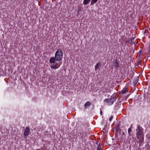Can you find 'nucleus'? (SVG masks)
Returning a JSON list of instances; mask_svg holds the SVG:
<instances>
[{"label": "nucleus", "mask_w": 150, "mask_h": 150, "mask_svg": "<svg viewBox=\"0 0 150 150\" xmlns=\"http://www.w3.org/2000/svg\"><path fill=\"white\" fill-rule=\"evenodd\" d=\"M103 130H105V131H108V129H107V128L106 127H105L103 129Z\"/></svg>", "instance_id": "20"}, {"label": "nucleus", "mask_w": 150, "mask_h": 150, "mask_svg": "<svg viewBox=\"0 0 150 150\" xmlns=\"http://www.w3.org/2000/svg\"><path fill=\"white\" fill-rule=\"evenodd\" d=\"M127 41H126V43H127Z\"/></svg>", "instance_id": "25"}, {"label": "nucleus", "mask_w": 150, "mask_h": 150, "mask_svg": "<svg viewBox=\"0 0 150 150\" xmlns=\"http://www.w3.org/2000/svg\"><path fill=\"white\" fill-rule=\"evenodd\" d=\"M29 132H24V134L25 136H27L29 134Z\"/></svg>", "instance_id": "17"}, {"label": "nucleus", "mask_w": 150, "mask_h": 150, "mask_svg": "<svg viewBox=\"0 0 150 150\" xmlns=\"http://www.w3.org/2000/svg\"><path fill=\"white\" fill-rule=\"evenodd\" d=\"M56 59L55 57H52L50 59L49 62L51 63H54Z\"/></svg>", "instance_id": "8"}, {"label": "nucleus", "mask_w": 150, "mask_h": 150, "mask_svg": "<svg viewBox=\"0 0 150 150\" xmlns=\"http://www.w3.org/2000/svg\"><path fill=\"white\" fill-rule=\"evenodd\" d=\"M98 0H92L91 2V5H92L96 3Z\"/></svg>", "instance_id": "14"}, {"label": "nucleus", "mask_w": 150, "mask_h": 150, "mask_svg": "<svg viewBox=\"0 0 150 150\" xmlns=\"http://www.w3.org/2000/svg\"><path fill=\"white\" fill-rule=\"evenodd\" d=\"M97 150H102L101 147L100 145V143H99Z\"/></svg>", "instance_id": "15"}, {"label": "nucleus", "mask_w": 150, "mask_h": 150, "mask_svg": "<svg viewBox=\"0 0 150 150\" xmlns=\"http://www.w3.org/2000/svg\"><path fill=\"white\" fill-rule=\"evenodd\" d=\"M91 105V103L89 101H87L86 102L84 105V108L85 109L87 108L88 107H89Z\"/></svg>", "instance_id": "5"}, {"label": "nucleus", "mask_w": 150, "mask_h": 150, "mask_svg": "<svg viewBox=\"0 0 150 150\" xmlns=\"http://www.w3.org/2000/svg\"><path fill=\"white\" fill-rule=\"evenodd\" d=\"M91 1V0H84L83 3L84 5L88 4Z\"/></svg>", "instance_id": "12"}, {"label": "nucleus", "mask_w": 150, "mask_h": 150, "mask_svg": "<svg viewBox=\"0 0 150 150\" xmlns=\"http://www.w3.org/2000/svg\"><path fill=\"white\" fill-rule=\"evenodd\" d=\"M114 65L115 66V68H117L120 67V65L118 63L117 59H116L115 60L114 62Z\"/></svg>", "instance_id": "6"}, {"label": "nucleus", "mask_w": 150, "mask_h": 150, "mask_svg": "<svg viewBox=\"0 0 150 150\" xmlns=\"http://www.w3.org/2000/svg\"><path fill=\"white\" fill-rule=\"evenodd\" d=\"M30 128L28 127H26L25 128V131H30Z\"/></svg>", "instance_id": "18"}, {"label": "nucleus", "mask_w": 150, "mask_h": 150, "mask_svg": "<svg viewBox=\"0 0 150 150\" xmlns=\"http://www.w3.org/2000/svg\"><path fill=\"white\" fill-rule=\"evenodd\" d=\"M122 134H123V135H124L125 133H124V132H122Z\"/></svg>", "instance_id": "23"}, {"label": "nucleus", "mask_w": 150, "mask_h": 150, "mask_svg": "<svg viewBox=\"0 0 150 150\" xmlns=\"http://www.w3.org/2000/svg\"><path fill=\"white\" fill-rule=\"evenodd\" d=\"M113 116H111L110 117V118H109V121H110V122H111L112 120V119H113Z\"/></svg>", "instance_id": "19"}, {"label": "nucleus", "mask_w": 150, "mask_h": 150, "mask_svg": "<svg viewBox=\"0 0 150 150\" xmlns=\"http://www.w3.org/2000/svg\"><path fill=\"white\" fill-rule=\"evenodd\" d=\"M100 114H101V115H102V111L101 109H100Z\"/></svg>", "instance_id": "21"}, {"label": "nucleus", "mask_w": 150, "mask_h": 150, "mask_svg": "<svg viewBox=\"0 0 150 150\" xmlns=\"http://www.w3.org/2000/svg\"><path fill=\"white\" fill-rule=\"evenodd\" d=\"M100 67V63H97L95 66V70L96 71Z\"/></svg>", "instance_id": "10"}, {"label": "nucleus", "mask_w": 150, "mask_h": 150, "mask_svg": "<svg viewBox=\"0 0 150 150\" xmlns=\"http://www.w3.org/2000/svg\"><path fill=\"white\" fill-rule=\"evenodd\" d=\"M143 131L142 129L140 126L138 125L137 127V131Z\"/></svg>", "instance_id": "13"}, {"label": "nucleus", "mask_w": 150, "mask_h": 150, "mask_svg": "<svg viewBox=\"0 0 150 150\" xmlns=\"http://www.w3.org/2000/svg\"><path fill=\"white\" fill-rule=\"evenodd\" d=\"M137 138L140 142H143L144 140V135L143 132H137L136 134Z\"/></svg>", "instance_id": "3"}, {"label": "nucleus", "mask_w": 150, "mask_h": 150, "mask_svg": "<svg viewBox=\"0 0 150 150\" xmlns=\"http://www.w3.org/2000/svg\"><path fill=\"white\" fill-rule=\"evenodd\" d=\"M128 42L130 44H134L135 43L134 41V38H132L128 40Z\"/></svg>", "instance_id": "7"}, {"label": "nucleus", "mask_w": 150, "mask_h": 150, "mask_svg": "<svg viewBox=\"0 0 150 150\" xmlns=\"http://www.w3.org/2000/svg\"><path fill=\"white\" fill-rule=\"evenodd\" d=\"M111 98L110 99H105L104 101L107 103V104L109 105L112 104L116 100V98L112 96H111Z\"/></svg>", "instance_id": "2"}, {"label": "nucleus", "mask_w": 150, "mask_h": 150, "mask_svg": "<svg viewBox=\"0 0 150 150\" xmlns=\"http://www.w3.org/2000/svg\"><path fill=\"white\" fill-rule=\"evenodd\" d=\"M127 92H128V91L127 88H124L121 91V93L123 94H124Z\"/></svg>", "instance_id": "11"}, {"label": "nucleus", "mask_w": 150, "mask_h": 150, "mask_svg": "<svg viewBox=\"0 0 150 150\" xmlns=\"http://www.w3.org/2000/svg\"><path fill=\"white\" fill-rule=\"evenodd\" d=\"M115 131H119L121 130L120 127V124L119 123L116 125V127L115 128Z\"/></svg>", "instance_id": "9"}, {"label": "nucleus", "mask_w": 150, "mask_h": 150, "mask_svg": "<svg viewBox=\"0 0 150 150\" xmlns=\"http://www.w3.org/2000/svg\"><path fill=\"white\" fill-rule=\"evenodd\" d=\"M131 128H129L128 130V131H131Z\"/></svg>", "instance_id": "22"}, {"label": "nucleus", "mask_w": 150, "mask_h": 150, "mask_svg": "<svg viewBox=\"0 0 150 150\" xmlns=\"http://www.w3.org/2000/svg\"><path fill=\"white\" fill-rule=\"evenodd\" d=\"M63 53L61 49H58L55 54V58L56 61H59L62 58Z\"/></svg>", "instance_id": "1"}, {"label": "nucleus", "mask_w": 150, "mask_h": 150, "mask_svg": "<svg viewBox=\"0 0 150 150\" xmlns=\"http://www.w3.org/2000/svg\"><path fill=\"white\" fill-rule=\"evenodd\" d=\"M121 132H115V134L116 136H118V135H119L120 134H121Z\"/></svg>", "instance_id": "16"}, {"label": "nucleus", "mask_w": 150, "mask_h": 150, "mask_svg": "<svg viewBox=\"0 0 150 150\" xmlns=\"http://www.w3.org/2000/svg\"><path fill=\"white\" fill-rule=\"evenodd\" d=\"M58 64L59 63H56L54 65H51V68L53 69H56L59 68L61 63H60L59 64Z\"/></svg>", "instance_id": "4"}, {"label": "nucleus", "mask_w": 150, "mask_h": 150, "mask_svg": "<svg viewBox=\"0 0 150 150\" xmlns=\"http://www.w3.org/2000/svg\"><path fill=\"white\" fill-rule=\"evenodd\" d=\"M128 132L129 134V133H130V132Z\"/></svg>", "instance_id": "24"}]
</instances>
